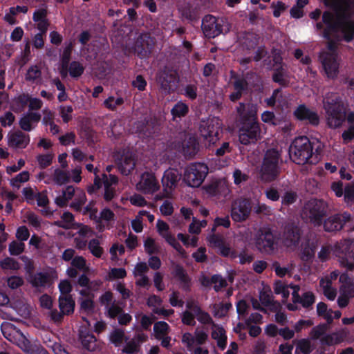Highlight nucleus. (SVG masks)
Segmentation results:
<instances>
[{
    "label": "nucleus",
    "instance_id": "8fccbe9b",
    "mask_svg": "<svg viewBox=\"0 0 354 354\" xmlns=\"http://www.w3.org/2000/svg\"><path fill=\"white\" fill-rule=\"evenodd\" d=\"M211 281L214 284V290L216 292H219L221 288H226L227 286L226 280L218 274H213L211 277Z\"/></svg>",
    "mask_w": 354,
    "mask_h": 354
},
{
    "label": "nucleus",
    "instance_id": "5fc2aeb1",
    "mask_svg": "<svg viewBox=\"0 0 354 354\" xmlns=\"http://www.w3.org/2000/svg\"><path fill=\"white\" fill-rule=\"evenodd\" d=\"M25 248V244L22 242L12 241L9 244L8 250L11 255L17 256L21 254Z\"/></svg>",
    "mask_w": 354,
    "mask_h": 354
},
{
    "label": "nucleus",
    "instance_id": "f3484780",
    "mask_svg": "<svg viewBox=\"0 0 354 354\" xmlns=\"http://www.w3.org/2000/svg\"><path fill=\"white\" fill-rule=\"evenodd\" d=\"M230 77L234 91L229 95V99L230 101L235 102L240 100L243 93L248 90V82L243 75L233 70L230 72Z\"/></svg>",
    "mask_w": 354,
    "mask_h": 354
},
{
    "label": "nucleus",
    "instance_id": "c85d7f7f",
    "mask_svg": "<svg viewBox=\"0 0 354 354\" xmlns=\"http://www.w3.org/2000/svg\"><path fill=\"white\" fill-rule=\"evenodd\" d=\"M179 10L182 17L189 21H196L200 18L198 9L189 3L184 4Z\"/></svg>",
    "mask_w": 354,
    "mask_h": 354
},
{
    "label": "nucleus",
    "instance_id": "2eb2a0df",
    "mask_svg": "<svg viewBox=\"0 0 354 354\" xmlns=\"http://www.w3.org/2000/svg\"><path fill=\"white\" fill-rule=\"evenodd\" d=\"M223 20L212 15H205L202 19L201 28L205 36L215 38L223 33Z\"/></svg>",
    "mask_w": 354,
    "mask_h": 354
},
{
    "label": "nucleus",
    "instance_id": "423d86ee",
    "mask_svg": "<svg viewBox=\"0 0 354 354\" xmlns=\"http://www.w3.org/2000/svg\"><path fill=\"white\" fill-rule=\"evenodd\" d=\"M280 162L281 154L279 150L275 148L267 149L260 169L261 180L268 183L275 180L281 172Z\"/></svg>",
    "mask_w": 354,
    "mask_h": 354
},
{
    "label": "nucleus",
    "instance_id": "6e6552de",
    "mask_svg": "<svg viewBox=\"0 0 354 354\" xmlns=\"http://www.w3.org/2000/svg\"><path fill=\"white\" fill-rule=\"evenodd\" d=\"M353 217L348 212H342L330 215L323 222L324 230L327 232H337L349 226L347 231H354Z\"/></svg>",
    "mask_w": 354,
    "mask_h": 354
},
{
    "label": "nucleus",
    "instance_id": "5701e85b",
    "mask_svg": "<svg viewBox=\"0 0 354 354\" xmlns=\"http://www.w3.org/2000/svg\"><path fill=\"white\" fill-rule=\"evenodd\" d=\"M8 145L10 147L25 149L30 142V136L18 130L8 135Z\"/></svg>",
    "mask_w": 354,
    "mask_h": 354
},
{
    "label": "nucleus",
    "instance_id": "39448f33",
    "mask_svg": "<svg viewBox=\"0 0 354 354\" xmlns=\"http://www.w3.org/2000/svg\"><path fill=\"white\" fill-rule=\"evenodd\" d=\"M324 107L328 127L333 129L340 127L346 120V107L342 98L331 95L324 100Z\"/></svg>",
    "mask_w": 354,
    "mask_h": 354
},
{
    "label": "nucleus",
    "instance_id": "7ed1b4c3",
    "mask_svg": "<svg viewBox=\"0 0 354 354\" xmlns=\"http://www.w3.org/2000/svg\"><path fill=\"white\" fill-rule=\"evenodd\" d=\"M218 124H214L213 120L202 122L200 124L199 131L203 136L209 142V147H212V153L217 157L223 156L225 153L231 152L232 147L229 142H221L219 135L221 131Z\"/></svg>",
    "mask_w": 354,
    "mask_h": 354
},
{
    "label": "nucleus",
    "instance_id": "c9c22d12",
    "mask_svg": "<svg viewBox=\"0 0 354 354\" xmlns=\"http://www.w3.org/2000/svg\"><path fill=\"white\" fill-rule=\"evenodd\" d=\"M30 100V97L28 94H21L14 99L11 108L15 112L21 111L27 105Z\"/></svg>",
    "mask_w": 354,
    "mask_h": 354
},
{
    "label": "nucleus",
    "instance_id": "a878e982",
    "mask_svg": "<svg viewBox=\"0 0 354 354\" xmlns=\"http://www.w3.org/2000/svg\"><path fill=\"white\" fill-rule=\"evenodd\" d=\"M79 338L84 349L89 351H93L96 349L97 339L88 328H80L79 330Z\"/></svg>",
    "mask_w": 354,
    "mask_h": 354
},
{
    "label": "nucleus",
    "instance_id": "ea45409f",
    "mask_svg": "<svg viewBox=\"0 0 354 354\" xmlns=\"http://www.w3.org/2000/svg\"><path fill=\"white\" fill-rule=\"evenodd\" d=\"M62 221H57L55 222V225L59 227L64 228V229H69L71 228L73 221H74V216L73 215L69 212H65L63 213L62 216Z\"/></svg>",
    "mask_w": 354,
    "mask_h": 354
},
{
    "label": "nucleus",
    "instance_id": "69168bd1",
    "mask_svg": "<svg viewBox=\"0 0 354 354\" xmlns=\"http://www.w3.org/2000/svg\"><path fill=\"white\" fill-rule=\"evenodd\" d=\"M73 50V46L71 44H69L67 46H66L63 50L62 57H61V64H63L64 67H66L67 65L69 64L71 53Z\"/></svg>",
    "mask_w": 354,
    "mask_h": 354
},
{
    "label": "nucleus",
    "instance_id": "9b49d317",
    "mask_svg": "<svg viewBox=\"0 0 354 354\" xmlns=\"http://www.w3.org/2000/svg\"><path fill=\"white\" fill-rule=\"evenodd\" d=\"M252 201L250 198L240 197L234 200L231 205L230 216L234 222L245 221L250 216Z\"/></svg>",
    "mask_w": 354,
    "mask_h": 354
},
{
    "label": "nucleus",
    "instance_id": "393cba45",
    "mask_svg": "<svg viewBox=\"0 0 354 354\" xmlns=\"http://www.w3.org/2000/svg\"><path fill=\"white\" fill-rule=\"evenodd\" d=\"M116 163L119 171L122 175L128 176L134 169L136 166L135 160L131 154L123 153L117 157Z\"/></svg>",
    "mask_w": 354,
    "mask_h": 354
},
{
    "label": "nucleus",
    "instance_id": "09e8293b",
    "mask_svg": "<svg viewBox=\"0 0 354 354\" xmlns=\"http://www.w3.org/2000/svg\"><path fill=\"white\" fill-rule=\"evenodd\" d=\"M183 95L191 100H194L198 96V87L195 84H186L183 88Z\"/></svg>",
    "mask_w": 354,
    "mask_h": 354
},
{
    "label": "nucleus",
    "instance_id": "774afa93",
    "mask_svg": "<svg viewBox=\"0 0 354 354\" xmlns=\"http://www.w3.org/2000/svg\"><path fill=\"white\" fill-rule=\"evenodd\" d=\"M7 283L11 289H17L24 284V279L19 276H11L8 279Z\"/></svg>",
    "mask_w": 354,
    "mask_h": 354
},
{
    "label": "nucleus",
    "instance_id": "e433bc0d",
    "mask_svg": "<svg viewBox=\"0 0 354 354\" xmlns=\"http://www.w3.org/2000/svg\"><path fill=\"white\" fill-rule=\"evenodd\" d=\"M68 67L70 76L75 79L81 77L85 69L82 64L77 61H73L69 63Z\"/></svg>",
    "mask_w": 354,
    "mask_h": 354
},
{
    "label": "nucleus",
    "instance_id": "79ce46f5",
    "mask_svg": "<svg viewBox=\"0 0 354 354\" xmlns=\"http://www.w3.org/2000/svg\"><path fill=\"white\" fill-rule=\"evenodd\" d=\"M88 248L91 253L97 258H100L103 254V248L100 245V241L97 239L90 240L88 243Z\"/></svg>",
    "mask_w": 354,
    "mask_h": 354
},
{
    "label": "nucleus",
    "instance_id": "338daca9",
    "mask_svg": "<svg viewBox=\"0 0 354 354\" xmlns=\"http://www.w3.org/2000/svg\"><path fill=\"white\" fill-rule=\"evenodd\" d=\"M132 86L140 91H144L146 89L147 82L142 75H138L135 80L131 82Z\"/></svg>",
    "mask_w": 354,
    "mask_h": 354
},
{
    "label": "nucleus",
    "instance_id": "c756f323",
    "mask_svg": "<svg viewBox=\"0 0 354 354\" xmlns=\"http://www.w3.org/2000/svg\"><path fill=\"white\" fill-rule=\"evenodd\" d=\"M50 283V277L46 272H37L32 276L31 279V284L35 288L45 287Z\"/></svg>",
    "mask_w": 354,
    "mask_h": 354
},
{
    "label": "nucleus",
    "instance_id": "473e14b6",
    "mask_svg": "<svg viewBox=\"0 0 354 354\" xmlns=\"http://www.w3.org/2000/svg\"><path fill=\"white\" fill-rule=\"evenodd\" d=\"M169 330V326L164 321H159L154 324L153 332L156 339L160 340L162 337L167 335Z\"/></svg>",
    "mask_w": 354,
    "mask_h": 354
},
{
    "label": "nucleus",
    "instance_id": "052dcab7",
    "mask_svg": "<svg viewBox=\"0 0 354 354\" xmlns=\"http://www.w3.org/2000/svg\"><path fill=\"white\" fill-rule=\"evenodd\" d=\"M297 198V193L293 191L286 192L281 198V203L285 206L293 204Z\"/></svg>",
    "mask_w": 354,
    "mask_h": 354
},
{
    "label": "nucleus",
    "instance_id": "a211bd4d",
    "mask_svg": "<svg viewBox=\"0 0 354 354\" xmlns=\"http://www.w3.org/2000/svg\"><path fill=\"white\" fill-rule=\"evenodd\" d=\"M136 132L142 136L151 137L159 130V123L156 118H145L135 122Z\"/></svg>",
    "mask_w": 354,
    "mask_h": 354
},
{
    "label": "nucleus",
    "instance_id": "f8f14e48",
    "mask_svg": "<svg viewBox=\"0 0 354 354\" xmlns=\"http://www.w3.org/2000/svg\"><path fill=\"white\" fill-rule=\"evenodd\" d=\"M178 81V74L176 70L165 67L157 74V82L161 91L168 95L173 93L176 88V84Z\"/></svg>",
    "mask_w": 354,
    "mask_h": 354
},
{
    "label": "nucleus",
    "instance_id": "b1692460",
    "mask_svg": "<svg viewBox=\"0 0 354 354\" xmlns=\"http://www.w3.org/2000/svg\"><path fill=\"white\" fill-rule=\"evenodd\" d=\"M183 155L186 158H193L200 151V143L194 136L185 138L182 143Z\"/></svg>",
    "mask_w": 354,
    "mask_h": 354
},
{
    "label": "nucleus",
    "instance_id": "f704fd0d",
    "mask_svg": "<svg viewBox=\"0 0 354 354\" xmlns=\"http://www.w3.org/2000/svg\"><path fill=\"white\" fill-rule=\"evenodd\" d=\"M317 313L319 317L326 319L328 323H333V310L331 309H328L325 303L319 302L317 304Z\"/></svg>",
    "mask_w": 354,
    "mask_h": 354
},
{
    "label": "nucleus",
    "instance_id": "0e129e2a",
    "mask_svg": "<svg viewBox=\"0 0 354 354\" xmlns=\"http://www.w3.org/2000/svg\"><path fill=\"white\" fill-rule=\"evenodd\" d=\"M144 247L146 252L149 255L158 252V248L155 243V241L151 237H148L145 241Z\"/></svg>",
    "mask_w": 354,
    "mask_h": 354
},
{
    "label": "nucleus",
    "instance_id": "e2e57ef3",
    "mask_svg": "<svg viewBox=\"0 0 354 354\" xmlns=\"http://www.w3.org/2000/svg\"><path fill=\"white\" fill-rule=\"evenodd\" d=\"M29 180V172L24 171L17 174L15 178L11 180L10 184L13 187H19L20 183H25Z\"/></svg>",
    "mask_w": 354,
    "mask_h": 354
},
{
    "label": "nucleus",
    "instance_id": "a19ab883",
    "mask_svg": "<svg viewBox=\"0 0 354 354\" xmlns=\"http://www.w3.org/2000/svg\"><path fill=\"white\" fill-rule=\"evenodd\" d=\"M53 180L56 184L62 185L68 183L70 177L68 172L60 169H55L53 175Z\"/></svg>",
    "mask_w": 354,
    "mask_h": 354
},
{
    "label": "nucleus",
    "instance_id": "3c124183",
    "mask_svg": "<svg viewBox=\"0 0 354 354\" xmlns=\"http://www.w3.org/2000/svg\"><path fill=\"white\" fill-rule=\"evenodd\" d=\"M165 239V241L178 253L180 254H185V251L181 246V245L178 242L175 236L171 234H166L165 235H162Z\"/></svg>",
    "mask_w": 354,
    "mask_h": 354
},
{
    "label": "nucleus",
    "instance_id": "603ef678",
    "mask_svg": "<svg viewBox=\"0 0 354 354\" xmlns=\"http://www.w3.org/2000/svg\"><path fill=\"white\" fill-rule=\"evenodd\" d=\"M53 155L51 153L39 154L37 156L39 168L41 169H46L52 164Z\"/></svg>",
    "mask_w": 354,
    "mask_h": 354
},
{
    "label": "nucleus",
    "instance_id": "bb28decb",
    "mask_svg": "<svg viewBox=\"0 0 354 354\" xmlns=\"http://www.w3.org/2000/svg\"><path fill=\"white\" fill-rule=\"evenodd\" d=\"M41 120V115L36 112H28L19 120V124L21 129L25 131H30L32 129L31 122L38 123Z\"/></svg>",
    "mask_w": 354,
    "mask_h": 354
},
{
    "label": "nucleus",
    "instance_id": "a18cd8bd",
    "mask_svg": "<svg viewBox=\"0 0 354 354\" xmlns=\"http://www.w3.org/2000/svg\"><path fill=\"white\" fill-rule=\"evenodd\" d=\"M294 116L299 120H310V109L304 104H300L294 111Z\"/></svg>",
    "mask_w": 354,
    "mask_h": 354
},
{
    "label": "nucleus",
    "instance_id": "7c9ffc66",
    "mask_svg": "<svg viewBox=\"0 0 354 354\" xmlns=\"http://www.w3.org/2000/svg\"><path fill=\"white\" fill-rule=\"evenodd\" d=\"M272 79L274 82L279 84L283 87L288 86L290 83V81L286 75V71L281 66L274 70Z\"/></svg>",
    "mask_w": 354,
    "mask_h": 354
},
{
    "label": "nucleus",
    "instance_id": "ddd939ff",
    "mask_svg": "<svg viewBox=\"0 0 354 354\" xmlns=\"http://www.w3.org/2000/svg\"><path fill=\"white\" fill-rule=\"evenodd\" d=\"M154 45L153 37L148 32H142L135 40L133 50L140 59H147L150 57Z\"/></svg>",
    "mask_w": 354,
    "mask_h": 354
},
{
    "label": "nucleus",
    "instance_id": "dca6fc26",
    "mask_svg": "<svg viewBox=\"0 0 354 354\" xmlns=\"http://www.w3.org/2000/svg\"><path fill=\"white\" fill-rule=\"evenodd\" d=\"M207 241L212 248L217 249V253L221 257H230L232 259L238 257L236 251L231 248L230 244L226 243L221 235L210 234L207 237Z\"/></svg>",
    "mask_w": 354,
    "mask_h": 354
},
{
    "label": "nucleus",
    "instance_id": "72a5a7b5",
    "mask_svg": "<svg viewBox=\"0 0 354 354\" xmlns=\"http://www.w3.org/2000/svg\"><path fill=\"white\" fill-rule=\"evenodd\" d=\"M189 113V106L182 101L178 102L171 110V114L174 118H181Z\"/></svg>",
    "mask_w": 354,
    "mask_h": 354
},
{
    "label": "nucleus",
    "instance_id": "f257e3e1",
    "mask_svg": "<svg viewBox=\"0 0 354 354\" xmlns=\"http://www.w3.org/2000/svg\"><path fill=\"white\" fill-rule=\"evenodd\" d=\"M336 12L335 16L330 11H325L322 15V21L326 25L323 37L328 40L327 48L330 51L323 58L322 65L328 77L330 78L337 77L339 68L336 54L337 43L331 39V35L340 32L346 42L354 39V20L345 11Z\"/></svg>",
    "mask_w": 354,
    "mask_h": 354
},
{
    "label": "nucleus",
    "instance_id": "412c9836",
    "mask_svg": "<svg viewBox=\"0 0 354 354\" xmlns=\"http://www.w3.org/2000/svg\"><path fill=\"white\" fill-rule=\"evenodd\" d=\"M159 183L154 174L145 172L142 174L140 182L137 184V188L145 194H153L159 189Z\"/></svg>",
    "mask_w": 354,
    "mask_h": 354
},
{
    "label": "nucleus",
    "instance_id": "bf43d9fd",
    "mask_svg": "<svg viewBox=\"0 0 354 354\" xmlns=\"http://www.w3.org/2000/svg\"><path fill=\"white\" fill-rule=\"evenodd\" d=\"M301 259L308 263L310 261V239L306 238L305 242L301 244V249L300 252Z\"/></svg>",
    "mask_w": 354,
    "mask_h": 354
},
{
    "label": "nucleus",
    "instance_id": "c03bdc74",
    "mask_svg": "<svg viewBox=\"0 0 354 354\" xmlns=\"http://www.w3.org/2000/svg\"><path fill=\"white\" fill-rule=\"evenodd\" d=\"M124 338V332L121 329L113 330L109 336L110 342L114 344L115 347L121 345Z\"/></svg>",
    "mask_w": 354,
    "mask_h": 354
},
{
    "label": "nucleus",
    "instance_id": "de8ad7c7",
    "mask_svg": "<svg viewBox=\"0 0 354 354\" xmlns=\"http://www.w3.org/2000/svg\"><path fill=\"white\" fill-rule=\"evenodd\" d=\"M86 201V196L84 192H81L77 195L74 201L70 204V207L76 212H81L82 207Z\"/></svg>",
    "mask_w": 354,
    "mask_h": 354
},
{
    "label": "nucleus",
    "instance_id": "2f4dec72",
    "mask_svg": "<svg viewBox=\"0 0 354 354\" xmlns=\"http://www.w3.org/2000/svg\"><path fill=\"white\" fill-rule=\"evenodd\" d=\"M259 37L257 35L252 32H245L243 39V46L247 50L254 49L259 44Z\"/></svg>",
    "mask_w": 354,
    "mask_h": 354
},
{
    "label": "nucleus",
    "instance_id": "680f3d73",
    "mask_svg": "<svg viewBox=\"0 0 354 354\" xmlns=\"http://www.w3.org/2000/svg\"><path fill=\"white\" fill-rule=\"evenodd\" d=\"M140 345L138 343L135 339H131L126 344L122 351L123 353L133 354L138 353Z\"/></svg>",
    "mask_w": 354,
    "mask_h": 354
},
{
    "label": "nucleus",
    "instance_id": "4d7b16f0",
    "mask_svg": "<svg viewBox=\"0 0 354 354\" xmlns=\"http://www.w3.org/2000/svg\"><path fill=\"white\" fill-rule=\"evenodd\" d=\"M71 266L78 269L80 271L86 272L88 270L86 259L82 256L75 257L71 260Z\"/></svg>",
    "mask_w": 354,
    "mask_h": 354
},
{
    "label": "nucleus",
    "instance_id": "4468645a",
    "mask_svg": "<svg viewBox=\"0 0 354 354\" xmlns=\"http://www.w3.org/2000/svg\"><path fill=\"white\" fill-rule=\"evenodd\" d=\"M302 234L303 232L299 224L295 221L288 223L283 232V245L294 250L298 247Z\"/></svg>",
    "mask_w": 354,
    "mask_h": 354
},
{
    "label": "nucleus",
    "instance_id": "4c0bfd02",
    "mask_svg": "<svg viewBox=\"0 0 354 354\" xmlns=\"http://www.w3.org/2000/svg\"><path fill=\"white\" fill-rule=\"evenodd\" d=\"M343 340L342 337L337 333L333 334H327L321 338V343L322 345L332 346L342 342Z\"/></svg>",
    "mask_w": 354,
    "mask_h": 354
},
{
    "label": "nucleus",
    "instance_id": "cd10ccee",
    "mask_svg": "<svg viewBox=\"0 0 354 354\" xmlns=\"http://www.w3.org/2000/svg\"><path fill=\"white\" fill-rule=\"evenodd\" d=\"M75 306V300L72 295H60L59 297V308L66 315H70L74 313Z\"/></svg>",
    "mask_w": 354,
    "mask_h": 354
},
{
    "label": "nucleus",
    "instance_id": "58836bf2",
    "mask_svg": "<svg viewBox=\"0 0 354 354\" xmlns=\"http://www.w3.org/2000/svg\"><path fill=\"white\" fill-rule=\"evenodd\" d=\"M332 323H323L311 329V339H319L321 336L325 335L326 332L328 330L329 326Z\"/></svg>",
    "mask_w": 354,
    "mask_h": 354
},
{
    "label": "nucleus",
    "instance_id": "6ab92c4d",
    "mask_svg": "<svg viewBox=\"0 0 354 354\" xmlns=\"http://www.w3.org/2000/svg\"><path fill=\"white\" fill-rule=\"evenodd\" d=\"M181 176V173L177 169L169 168L164 172L162 178V184L167 196L171 194L174 189L177 187Z\"/></svg>",
    "mask_w": 354,
    "mask_h": 354
},
{
    "label": "nucleus",
    "instance_id": "f03ea898",
    "mask_svg": "<svg viewBox=\"0 0 354 354\" xmlns=\"http://www.w3.org/2000/svg\"><path fill=\"white\" fill-rule=\"evenodd\" d=\"M237 113L241 122L239 135L240 142L248 145L260 140L261 129L257 120L256 108L248 106L246 109L245 104L241 102L237 107Z\"/></svg>",
    "mask_w": 354,
    "mask_h": 354
},
{
    "label": "nucleus",
    "instance_id": "37998d69",
    "mask_svg": "<svg viewBox=\"0 0 354 354\" xmlns=\"http://www.w3.org/2000/svg\"><path fill=\"white\" fill-rule=\"evenodd\" d=\"M124 99L122 97L115 98L113 96H109L104 101V105L108 109L114 111L117 107L124 104Z\"/></svg>",
    "mask_w": 354,
    "mask_h": 354
},
{
    "label": "nucleus",
    "instance_id": "9d476101",
    "mask_svg": "<svg viewBox=\"0 0 354 354\" xmlns=\"http://www.w3.org/2000/svg\"><path fill=\"white\" fill-rule=\"evenodd\" d=\"M335 255L348 270H354V239H344L335 245Z\"/></svg>",
    "mask_w": 354,
    "mask_h": 354
},
{
    "label": "nucleus",
    "instance_id": "49530a36",
    "mask_svg": "<svg viewBox=\"0 0 354 354\" xmlns=\"http://www.w3.org/2000/svg\"><path fill=\"white\" fill-rule=\"evenodd\" d=\"M41 75V71L37 65L30 66L26 74V80L29 82H34L39 78Z\"/></svg>",
    "mask_w": 354,
    "mask_h": 354
},
{
    "label": "nucleus",
    "instance_id": "864d4df0",
    "mask_svg": "<svg viewBox=\"0 0 354 354\" xmlns=\"http://www.w3.org/2000/svg\"><path fill=\"white\" fill-rule=\"evenodd\" d=\"M295 353L299 354L301 353L303 354L310 353V339H301L298 341L296 346Z\"/></svg>",
    "mask_w": 354,
    "mask_h": 354
},
{
    "label": "nucleus",
    "instance_id": "aec40b11",
    "mask_svg": "<svg viewBox=\"0 0 354 354\" xmlns=\"http://www.w3.org/2000/svg\"><path fill=\"white\" fill-rule=\"evenodd\" d=\"M328 208V205L324 200L311 198V223L320 225L323 218L326 215Z\"/></svg>",
    "mask_w": 354,
    "mask_h": 354
},
{
    "label": "nucleus",
    "instance_id": "4be33fe9",
    "mask_svg": "<svg viewBox=\"0 0 354 354\" xmlns=\"http://www.w3.org/2000/svg\"><path fill=\"white\" fill-rule=\"evenodd\" d=\"M171 274L180 284L184 291H189L191 288V278L183 266L179 263H174L172 267Z\"/></svg>",
    "mask_w": 354,
    "mask_h": 354
},
{
    "label": "nucleus",
    "instance_id": "1a4fd4ad",
    "mask_svg": "<svg viewBox=\"0 0 354 354\" xmlns=\"http://www.w3.org/2000/svg\"><path fill=\"white\" fill-rule=\"evenodd\" d=\"M208 170L205 163H191L185 169L183 180L189 187H198L206 178Z\"/></svg>",
    "mask_w": 354,
    "mask_h": 354
},
{
    "label": "nucleus",
    "instance_id": "20e7f679",
    "mask_svg": "<svg viewBox=\"0 0 354 354\" xmlns=\"http://www.w3.org/2000/svg\"><path fill=\"white\" fill-rule=\"evenodd\" d=\"M281 234L270 227H260L254 234V244L262 254L274 255L280 248Z\"/></svg>",
    "mask_w": 354,
    "mask_h": 354
},
{
    "label": "nucleus",
    "instance_id": "0eeeda50",
    "mask_svg": "<svg viewBox=\"0 0 354 354\" xmlns=\"http://www.w3.org/2000/svg\"><path fill=\"white\" fill-rule=\"evenodd\" d=\"M289 156L292 162L297 165L308 163L310 160V138L307 136L296 138L291 143Z\"/></svg>",
    "mask_w": 354,
    "mask_h": 354
},
{
    "label": "nucleus",
    "instance_id": "13d9d810",
    "mask_svg": "<svg viewBox=\"0 0 354 354\" xmlns=\"http://www.w3.org/2000/svg\"><path fill=\"white\" fill-rule=\"evenodd\" d=\"M0 266L3 270H18L19 263L14 259L6 257L1 261Z\"/></svg>",
    "mask_w": 354,
    "mask_h": 354
},
{
    "label": "nucleus",
    "instance_id": "6e6d98bb",
    "mask_svg": "<svg viewBox=\"0 0 354 354\" xmlns=\"http://www.w3.org/2000/svg\"><path fill=\"white\" fill-rule=\"evenodd\" d=\"M59 115L62 118V120L64 123H68L70 120H72L71 113L73 111V106L71 105L68 106H60L59 108Z\"/></svg>",
    "mask_w": 354,
    "mask_h": 354
}]
</instances>
